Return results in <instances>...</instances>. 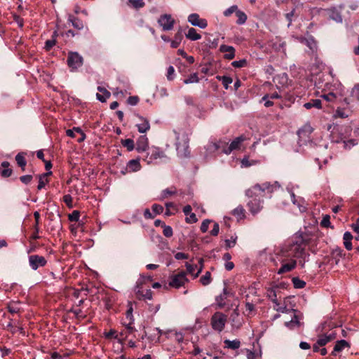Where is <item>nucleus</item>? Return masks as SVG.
<instances>
[{
  "instance_id": "nucleus-44",
  "label": "nucleus",
  "mask_w": 359,
  "mask_h": 359,
  "mask_svg": "<svg viewBox=\"0 0 359 359\" xmlns=\"http://www.w3.org/2000/svg\"><path fill=\"white\" fill-rule=\"evenodd\" d=\"M200 282L203 285H208L211 282V273L210 271H206L205 273L201 277Z\"/></svg>"
},
{
  "instance_id": "nucleus-4",
  "label": "nucleus",
  "mask_w": 359,
  "mask_h": 359,
  "mask_svg": "<svg viewBox=\"0 0 359 359\" xmlns=\"http://www.w3.org/2000/svg\"><path fill=\"white\" fill-rule=\"evenodd\" d=\"M350 99L348 97H343L340 102L333 106V108L336 107L334 116L342 118L348 117V114L346 112V110L350 108Z\"/></svg>"
},
{
  "instance_id": "nucleus-23",
  "label": "nucleus",
  "mask_w": 359,
  "mask_h": 359,
  "mask_svg": "<svg viewBox=\"0 0 359 359\" xmlns=\"http://www.w3.org/2000/svg\"><path fill=\"white\" fill-rule=\"evenodd\" d=\"M346 347H350V344L348 341L344 339L337 341L334 346L333 351L332 352V355H336V352H340Z\"/></svg>"
},
{
  "instance_id": "nucleus-25",
  "label": "nucleus",
  "mask_w": 359,
  "mask_h": 359,
  "mask_svg": "<svg viewBox=\"0 0 359 359\" xmlns=\"http://www.w3.org/2000/svg\"><path fill=\"white\" fill-rule=\"evenodd\" d=\"M203 262V259H201L199 262L201 266L200 269H198V271H197V273L195 274H194V272L196 268L197 267V266L194 265V264H191L188 262L186 263V267H187V272L190 274L194 275V278H197L198 276L199 273L202 271Z\"/></svg>"
},
{
  "instance_id": "nucleus-55",
  "label": "nucleus",
  "mask_w": 359,
  "mask_h": 359,
  "mask_svg": "<svg viewBox=\"0 0 359 359\" xmlns=\"http://www.w3.org/2000/svg\"><path fill=\"white\" fill-rule=\"evenodd\" d=\"M151 209L155 216L156 215H160L163 212V207L161 205L157 203L153 204Z\"/></svg>"
},
{
  "instance_id": "nucleus-31",
  "label": "nucleus",
  "mask_w": 359,
  "mask_h": 359,
  "mask_svg": "<svg viewBox=\"0 0 359 359\" xmlns=\"http://www.w3.org/2000/svg\"><path fill=\"white\" fill-rule=\"evenodd\" d=\"M304 107L307 109H310L312 107H316L317 109H321L322 102L319 99H312L309 102H306L304 104Z\"/></svg>"
},
{
  "instance_id": "nucleus-5",
  "label": "nucleus",
  "mask_w": 359,
  "mask_h": 359,
  "mask_svg": "<svg viewBox=\"0 0 359 359\" xmlns=\"http://www.w3.org/2000/svg\"><path fill=\"white\" fill-rule=\"evenodd\" d=\"M170 278L169 286L177 289L184 286L185 283L189 282L184 271H181L176 275L171 276Z\"/></svg>"
},
{
  "instance_id": "nucleus-15",
  "label": "nucleus",
  "mask_w": 359,
  "mask_h": 359,
  "mask_svg": "<svg viewBox=\"0 0 359 359\" xmlns=\"http://www.w3.org/2000/svg\"><path fill=\"white\" fill-rule=\"evenodd\" d=\"M244 140L245 137L243 135L236 137L231 142L226 151H224V154H229L232 151L239 149L241 142Z\"/></svg>"
},
{
  "instance_id": "nucleus-12",
  "label": "nucleus",
  "mask_w": 359,
  "mask_h": 359,
  "mask_svg": "<svg viewBox=\"0 0 359 359\" xmlns=\"http://www.w3.org/2000/svg\"><path fill=\"white\" fill-rule=\"evenodd\" d=\"M219 51L224 53V58L226 60H232L235 57V48L231 46L221 45L219 47Z\"/></svg>"
},
{
  "instance_id": "nucleus-38",
  "label": "nucleus",
  "mask_w": 359,
  "mask_h": 359,
  "mask_svg": "<svg viewBox=\"0 0 359 359\" xmlns=\"http://www.w3.org/2000/svg\"><path fill=\"white\" fill-rule=\"evenodd\" d=\"M351 98L350 101H359V84L355 85V86L352 88L350 95Z\"/></svg>"
},
{
  "instance_id": "nucleus-63",
  "label": "nucleus",
  "mask_w": 359,
  "mask_h": 359,
  "mask_svg": "<svg viewBox=\"0 0 359 359\" xmlns=\"http://www.w3.org/2000/svg\"><path fill=\"white\" fill-rule=\"evenodd\" d=\"M32 179L33 176L32 175H25L20 177V182L25 185L30 184Z\"/></svg>"
},
{
  "instance_id": "nucleus-7",
  "label": "nucleus",
  "mask_w": 359,
  "mask_h": 359,
  "mask_svg": "<svg viewBox=\"0 0 359 359\" xmlns=\"http://www.w3.org/2000/svg\"><path fill=\"white\" fill-rule=\"evenodd\" d=\"M29 264L32 270H37L47 264V260L43 256L32 255L29 256Z\"/></svg>"
},
{
  "instance_id": "nucleus-8",
  "label": "nucleus",
  "mask_w": 359,
  "mask_h": 359,
  "mask_svg": "<svg viewBox=\"0 0 359 359\" xmlns=\"http://www.w3.org/2000/svg\"><path fill=\"white\" fill-rule=\"evenodd\" d=\"M158 24L162 27L163 31L172 29L175 20L169 14H163L158 20Z\"/></svg>"
},
{
  "instance_id": "nucleus-47",
  "label": "nucleus",
  "mask_w": 359,
  "mask_h": 359,
  "mask_svg": "<svg viewBox=\"0 0 359 359\" xmlns=\"http://www.w3.org/2000/svg\"><path fill=\"white\" fill-rule=\"evenodd\" d=\"M199 81V79L198 77L197 73L191 74L189 78L184 80V84H189L193 83H198Z\"/></svg>"
},
{
  "instance_id": "nucleus-26",
  "label": "nucleus",
  "mask_w": 359,
  "mask_h": 359,
  "mask_svg": "<svg viewBox=\"0 0 359 359\" xmlns=\"http://www.w3.org/2000/svg\"><path fill=\"white\" fill-rule=\"evenodd\" d=\"M353 238V235L349 231H346L344 233V245L347 250H351L353 249L351 240Z\"/></svg>"
},
{
  "instance_id": "nucleus-11",
  "label": "nucleus",
  "mask_w": 359,
  "mask_h": 359,
  "mask_svg": "<svg viewBox=\"0 0 359 359\" xmlns=\"http://www.w3.org/2000/svg\"><path fill=\"white\" fill-rule=\"evenodd\" d=\"M149 148V140L145 135H140L136 142V150L139 153L146 151Z\"/></svg>"
},
{
  "instance_id": "nucleus-24",
  "label": "nucleus",
  "mask_w": 359,
  "mask_h": 359,
  "mask_svg": "<svg viewBox=\"0 0 359 359\" xmlns=\"http://www.w3.org/2000/svg\"><path fill=\"white\" fill-rule=\"evenodd\" d=\"M68 21L72 22V26L79 30L82 29L84 27L83 21L73 15H69Z\"/></svg>"
},
{
  "instance_id": "nucleus-34",
  "label": "nucleus",
  "mask_w": 359,
  "mask_h": 359,
  "mask_svg": "<svg viewBox=\"0 0 359 359\" xmlns=\"http://www.w3.org/2000/svg\"><path fill=\"white\" fill-rule=\"evenodd\" d=\"M143 283H144V281L142 280H138L136 283V285L135 287V292L136 298L137 299H139V297H141L142 294H144L145 292V291H144L143 287H142Z\"/></svg>"
},
{
  "instance_id": "nucleus-46",
  "label": "nucleus",
  "mask_w": 359,
  "mask_h": 359,
  "mask_svg": "<svg viewBox=\"0 0 359 359\" xmlns=\"http://www.w3.org/2000/svg\"><path fill=\"white\" fill-rule=\"evenodd\" d=\"M177 54L185 58L189 64H193L195 61L194 57L193 56L188 55L184 49H179L177 50Z\"/></svg>"
},
{
  "instance_id": "nucleus-64",
  "label": "nucleus",
  "mask_w": 359,
  "mask_h": 359,
  "mask_svg": "<svg viewBox=\"0 0 359 359\" xmlns=\"http://www.w3.org/2000/svg\"><path fill=\"white\" fill-rule=\"evenodd\" d=\"M163 233L165 237L170 238L172 236L173 231H172V229L170 226H168L165 224L164 226H163Z\"/></svg>"
},
{
  "instance_id": "nucleus-53",
  "label": "nucleus",
  "mask_w": 359,
  "mask_h": 359,
  "mask_svg": "<svg viewBox=\"0 0 359 359\" xmlns=\"http://www.w3.org/2000/svg\"><path fill=\"white\" fill-rule=\"evenodd\" d=\"M116 332L114 330H110L109 332L104 333V337L107 339H111L112 337L118 339L120 341L122 340L121 337H119V334H116Z\"/></svg>"
},
{
  "instance_id": "nucleus-41",
  "label": "nucleus",
  "mask_w": 359,
  "mask_h": 359,
  "mask_svg": "<svg viewBox=\"0 0 359 359\" xmlns=\"http://www.w3.org/2000/svg\"><path fill=\"white\" fill-rule=\"evenodd\" d=\"M267 297L269 299H271V300L272 301V302L274 304H276V305L278 304V299H277L276 292V290L273 288H269L267 290Z\"/></svg>"
},
{
  "instance_id": "nucleus-28",
  "label": "nucleus",
  "mask_w": 359,
  "mask_h": 359,
  "mask_svg": "<svg viewBox=\"0 0 359 359\" xmlns=\"http://www.w3.org/2000/svg\"><path fill=\"white\" fill-rule=\"evenodd\" d=\"M133 323L134 321H128V323L125 325L126 330L119 333L120 337H121L122 339L126 338L128 334H133L135 331V329L132 326Z\"/></svg>"
},
{
  "instance_id": "nucleus-30",
  "label": "nucleus",
  "mask_w": 359,
  "mask_h": 359,
  "mask_svg": "<svg viewBox=\"0 0 359 359\" xmlns=\"http://www.w3.org/2000/svg\"><path fill=\"white\" fill-rule=\"evenodd\" d=\"M329 16H330V19H332L337 22H342L341 15L340 12L335 8H333L329 10Z\"/></svg>"
},
{
  "instance_id": "nucleus-20",
  "label": "nucleus",
  "mask_w": 359,
  "mask_h": 359,
  "mask_svg": "<svg viewBox=\"0 0 359 359\" xmlns=\"http://www.w3.org/2000/svg\"><path fill=\"white\" fill-rule=\"evenodd\" d=\"M97 90L99 92L102 93V94L97 93L96 94L97 99L101 102H105L107 101V99H108L111 95L110 92L109 90H107L106 88H104V87H101V86L97 87Z\"/></svg>"
},
{
  "instance_id": "nucleus-9",
  "label": "nucleus",
  "mask_w": 359,
  "mask_h": 359,
  "mask_svg": "<svg viewBox=\"0 0 359 359\" xmlns=\"http://www.w3.org/2000/svg\"><path fill=\"white\" fill-rule=\"evenodd\" d=\"M262 198L263 197L254 196L251 198L252 199L250 201H248L247 205L252 215L257 214L261 210Z\"/></svg>"
},
{
  "instance_id": "nucleus-3",
  "label": "nucleus",
  "mask_w": 359,
  "mask_h": 359,
  "mask_svg": "<svg viewBox=\"0 0 359 359\" xmlns=\"http://www.w3.org/2000/svg\"><path fill=\"white\" fill-rule=\"evenodd\" d=\"M227 316L221 312H215L211 317L210 323L212 328L218 332H222L226 325Z\"/></svg>"
},
{
  "instance_id": "nucleus-1",
  "label": "nucleus",
  "mask_w": 359,
  "mask_h": 359,
  "mask_svg": "<svg viewBox=\"0 0 359 359\" xmlns=\"http://www.w3.org/2000/svg\"><path fill=\"white\" fill-rule=\"evenodd\" d=\"M309 236L305 233H297L283 250V252L286 257H292L309 261V254L305 252V248L309 243Z\"/></svg>"
},
{
  "instance_id": "nucleus-17",
  "label": "nucleus",
  "mask_w": 359,
  "mask_h": 359,
  "mask_svg": "<svg viewBox=\"0 0 359 359\" xmlns=\"http://www.w3.org/2000/svg\"><path fill=\"white\" fill-rule=\"evenodd\" d=\"M148 155H150L148 163H149L152 160H156L158 158H161L165 156L164 152L158 147H153L148 152Z\"/></svg>"
},
{
  "instance_id": "nucleus-19",
  "label": "nucleus",
  "mask_w": 359,
  "mask_h": 359,
  "mask_svg": "<svg viewBox=\"0 0 359 359\" xmlns=\"http://www.w3.org/2000/svg\"><path fill=\"white\" fill-rule=\"evenodd\" d=\"M183 30L180 27L177 33L174 36L173 40L170 41V46L172 48H177L180 44L181 43L182 39H183Z\"/></svg>"
},
{
  "instance_id": "nucleus-60",
  "label": "nucleus",
  "mask_w": 359,
  "mask_h": 359,
  "mask_svg": "<svg viewBox=\"0 0 359 359\" xmlns=\"http://www.w3.org/2000/svg\"><path fill=\"white\" fill-rule=\"evenodd\" d=\"M238 10V6L236 5H233L224 11V15L229 17L233 13H236Z\"/></svg>"
},
{
  "instance_id": "nucleus-45",
  "label": "nucleus",
  "mask_w": 359,
  "mask_h": 359,
  "mask_svg": "<svg viewBox=\"0 0 359 359\" xmlns=\"http://www.w3.org/2000/svg\"><path fill=\"white\" fill-rule=\"evenodd\" d=\"M332 255L333 258L335 259L336 264H337L339 261V258L342 257L343 250L340 248H337L332 250Z\"/></svg>"
},
{
  "instance_id": "nucleus-14",
  "label": "nucleus",
  "mask_w": 359,
  "mask_h": 359,
  "mask_svg": "<svg viewBox=\"0 0 359 359\" xmlns=\"http://www.w3.org/2000/svg\"><path fill=\"white\" fill-rule=\"evenodd\" d=\"M8 161H3L0 165V175L4 178L9 177L13 174V169L10 168Z\"/></svg>"
},
{
  "instance_id": "nucleus-54",
  "label": "nucleus",
  "mask_w": 359,
  "mask_h": 359,
  "mask_svg": "<svg viewBox=\"0 0 359 359\" xmlns=\"http://www.w3.org/2000/svg\"><path fill=\"white\" fill-rule=\"evenodd\" d=\"M320 225L323 227L328 228L331 227L330 217L328 215H325L321 220ZM333 229V226H332Z\"/></svg>"
},
{
  "instance_id": "nucleus-16",
  "label": "nucleus",
  "mask_w": 359,
  "mask_h": 359,
  "mask_svg": "<svg viewBox=\"0 0 359 359\" xmlns=\"http://www.w3.org/2000/svg\"><path fill=\"white\" fill-rule=\"evenodd\" d=\"M321 97L327 102H333L334 105H336L337 104L340 102L344 97L341 95H337V94H335L334 93H329L328 94H324Z\"/></svg>"
},
{
  "instance_id": "nucleus-10",
  "label": "nucleus",
  "mask_w": 359,
  "mask_h": 359,
  "mask_svg": "<svg viewBox=\"0 0 359 359\" xmlns=\"http://www.w3.org/2000/svg\"><path fill=\"white\" fill-rule=\"evenodd\" d=\"M136 116L139 118L140 123L136 124V127L140 133H146L150 129L149 121L139 114H136Z\"/></svg>"
},
{
  "instance_id": "nucleus-33",
  "label": "nucleus",
  "mask_w": 359,
  "mask_h": 359,
  "mask_svg": "<svg viewBox=\"0 0 359 359\" xmlns=\"http://www.w3.org/2000/svg\"><path fill=\"white\" fill-rule=\"evenodd\" d=\"M245 210L244 208L240 205L232 211V215L237 218L242 219L245 217Z\"/></svg>"
},
{
  "instance_id": "nucleus-51",
  "label": "nucleus",
  "mask_w": 359,
  "mask_h": 359,
  "mask_svg": "<svg viewBox=\"0 0 359 359\" xmlns=\"http://www.w3.org/2000/svg\"><path fill=\"white\" fill-rule=\"evenodd\" d=\"M294 15H296V7L293 8L290 12L287 13L285 15L286 20L288 21V25H287L288 27H290L291 25L292 20H293L292 18Z\"/></svg>"
},
{
  "instance_id": "nucleus-21",
  "label": "nucleus",
  "mask_w": 359,
  "mask_h": 359,
  "mask_svg": "<svg viewBox=\"0 0 359 359\" xmlns=\"http://www.w3.org/2000/svg\"><path fill=\"white\" fill-rule=\"evenodd\" d=\"M297 266V261L292 259L290 263L284 264L281 266V267L278 269V273L283 274L286 272L291 271L293 270Z\"/></svg>"
},
{
  "instance_id": "nucleus-6",
  "label": "nucleus",
  "mask_w": 359,
  "mask_h": 359,
  "mask_svg": "<svg viewBox=\"0 0 359 359\" xmlns=\"http://www.w3.org/2000/svg\"><path fill=\"white\" fill-rule=\"evenodd\" d=\"M69 67L72 69H77L83 63V59L77 52H69L67 60Z\"/></svg>"
},
{
  "instance_id": "nucleus-39",
  "label": "nucleus",
  "mask_w": 359,
  "mask_h": 359,
  "mask_svg": "<svg viewBox=\"0 0 359 359\" xmlns=\"http://www.w3.org/2000/svg\"><path fill=\"white\" fill-rule=\"evenodd\" d=\"M236 15L238 18L236 20V23L238 25H243L245 23L248 17L247 15L243 11L238 10L236 13Z\"/></svg>"
},
{
  "instance_id": "nucleus-36",
  "label": "nucleus",
  "mask_w": 359,
  "mask_h": 359,
  "mask_svg": "<svg viewBox=\"0 0 359 359\" xmlns=\"http://www.w3.org/2000/svg\"><path fill=\"white\" fill-rule=\"evenodd\" d=\"M224 344L226 345V347H227L228 348L233 349V350L238 349L241 346V341L238 339H235L233 341L226 339L224 341Z\"/></svg>"
},
{
  "instance_id": "nucleus-62",
  "label": "nucleus",
  "mask_w": 359,
  "mask_h": 359,
  "mask_svg": "<svg viewBox=\"0 0 359 359\" xmlns=\"http://www.w3.org/2000/svg\"><path fill=\"white\" fill-rule=\"evenodd\" d=\"M318 345H320L321 346H325L329 341V339H327V334H321L318 336V339H317Z\"/></svg>"
},
{
  "instance_id": "nucleus-35",
  "label": "nucleus",
  "mask_w": 359,
  "mask_h": 359,
  "mask_svg": "<svg viewBox=\"0 0 359 359\" xmlns=\"http://www.w3.org/2000/svg\"><path fill=\"white\" fill-rule=\"evenodd\" d=\"M216 79L218 81H221L222 82V85L224 86L226 90L228 89L229 85L233 82V79L231 77L228 76H217Z\"/></svg>"
},
{
  "instance_id": "nucleus-57",
  "label": "nucleus",
  "mask_w": 359,
  "mask_h": 359,
  "mask_svg": "<svg viewBox=\"0 0 359 359\" xmlns=\"http://www.w3.org/2000/svg\"><path fill=\"white\" fill-rule=\"evenodd\" d=\"M80 217V212L79 210H74L69 215L68 218L71 222H79Z\"/></svg>"
},
{
  "instance_id": "nucleus-22",
  "label": "nucleus",
  "mask_w": 359,
  "mask_h": 359,
  "mask_svg": "<svg viewBox=\"0 0 359 359\" xmlns=\"http://www.w3.org/2000/svg\"><path fill=\"white\" fill-rule=\"evenodd\" d=\"M312 132V127L309 124H306L297 131V135L299 138H306L309 137Z\"/></svg>"
},
{
  "instance_id": "nucleus-2",
  "label": "nucleus",
  "mask_w": 359,
  "mask_h": 359,
  "mask_svg": "<svg viewBox=\"0 0 359 359\" xmlns=\"http://www.w3.org/2000/svg\"><path fill=\"white\" fill-rule=\"evenodd\" d=\"M266 190L271 192L273 191V186L271 185L269 182H265L262 184H256L245 191V195L248 198H252L254 196L264 197Z\"/></svg>"
},
{
  "instance_id": "nucleus-40",
  "label": "nucleus",
  "mask_w": 359,
  "mask_h": 359,
  "mask_svg": "<svg viewBox=\"0 0 359 359\" xmlns=\"http://www.w3.org/2000/svg\"><path fill=\"white\" fill-rule=\"evenodd\" d=\"M7 309L9 313L14 314L20 312L19 302H11L8 304Z\"/></svg>"
},
{
  "instance_id": "nucleus-37",
  "label": "nucleus",
  "mask_w": 359,
  "mask_h": 359,
  "mask_svg": "<svg viewBox=\"0 0 359 359\" xmlns=\"http://www.w3.org/2000/svg\"><path fill=\"white\" fill-rule=\"evenodd\" d=\"M121 144L126 147L128 151H131L135 149V143L133 139H122L121 140Z\"/></svg>"
},
{
  "instance_id": "nucleus-58",
  "label": "nucleus",
  "mask_w": 359,
  "mask_h": 359,
  "mask_svg": "<svg viewBox=\"0 0 359 359\" xmlns=\"http://www.w3.org/2000/svg\"><path fill=\"white\" fill-rule=\"evenodd\" d=\"M285 325L290 330H293L294 326L299 327L301 325L300 321L290 320L285 323Z\"/></svg>"
},
{
  "instance_id": "nucleus-59",
  "label": "nucleus",
  "mask_w": 359,
  "mask_h": 359,
  "mask_svg": "<svg viewBox=\"0 0 359 359\" xmlns=\"http://www.w3.org/2000/svg\"><path fill=\"white\" fill-rule=\"evenodd\" d=\"M153 292L150 289L146 290L144 294H141V297H139V300H151L152 299Z\"/></svg>"
},
{
  "instance_id": "nucleus-52",
  "label": "nucleus",
  "mask_w": 359,
  "mask_h": 359,
  "mask_svg": "<svg viewBox=\"0 0 359 359\" xmlns=\"http://www.w3.org/2000/svg\"><path fill=\"white\" fill-rule=\"evenodd\" d=\"M206 41V45L209 48L214 49L216 48L218 46L219 39H214L213 40H212L210 38H207Z\"/></svg>"
},
{
  "instance_id": "nucleus-56",
  "label": "nucleus",
  "mask_w": 359,
  "mask_h": 359,
  "mask_svg": "<svg viewBox=\"0 0 359 359\" xmlns=\"http://www.w3.org/2000/svg\"><path fill=\"white\" fill-rule=\"evenodd\" d=\"M178 154L182 158H188L190 156L189 146L187 145L183 148V150L178 149Z\"/></svg>"
},
{
  "instance_id": "nucleus-50",
  "label": "nucleus",
  "mask_w": 359,
  "mask_h": 359,
  "mask_svg": "<svg viewBox=\"0 0 359 359\" xmlns=\"http://www.w3.org/2000/svg\"><path fill=\"white\" fill-rule=\"evenodd\" d=\"M200 17L197 13H191L188 17V22L193 26H196L197 22L199 21Z\"/></svg>"
},
{
  "instance_id": "nucleus-27",
  "label": "nucleus",
  "mask_w": 359,
  "mask_h": 359,
  "mask_svg": "<svg viewBox=\"0 0 359 359\" xmlns=\"http://www.w3.org/2000/svg\"><path fill=\"white\" fill-rule=\"evenodd\" d=\"M307 39L306 41L305 45L309 47V48L311 50L312 53H315L317 51L318 46H317V42L314 39L313 36L309 34V32H307Z\"/></svg>"
},
{
  "instance_id": "nucleus-18",
  "label": "nucleus",
  "mask_w": 359,
  "mask_h": 359,
  "mask_svg": "<svg viewBox=\"0 0 359 359\" xmlns=\"http://www.w3.org/2000/svg\"><path fill=\"white\" fill-rule=\"evenodd\" d=\"M26 155L27 153L25 152H19L15 157V160L18 165L20 168L22 172L25 171V168L27 163L25 158Z\"/></svg>"
},
{
  "instance_id": "nucleus-32",
  "label": "nucleus",
  "mask_w": 359,
  "mask_h": 359,
  "mask_svg": "<svg viewBox=\"0 0 359 359\" xmlns=\"http://www.w3.org/2000/svg\"><path fill=\"white\" fill-rule=\"evenodd\" d=\"M185 36L187 39L191 41H196L201 38V35L198 34L196 30L193 27L189 29L188 32L185 34Z\"/></svg>"
},
{
  "instance_id": "nucleus-49",
  "label": "nucleus",
  "mask_w": 359,
  "mask_h": 359,
  "mask_svg": "<svg viewBox=\"0 0 359 359\" xmlns=\"http://www.w3.org/2000/svg\"><path fill=\"white\" fill-rule=\"evenodd\" d=\"M231 65L235 68H241L248 65V60L246 59H241L240 60H235L231 62Z\"/></svg>"
},
{
  "instance_id": "nucleus-61",
  "label": "nucleus",
  "mask_w": 359,
  "mask_h": 359,
  "mask_svg": "<svg viewBox=\"0 0 359 359\" xmlns=\"http://www.w3.org/2000/svg\"><path fill=\"white\" fill-rule=\"evenodd\" d=\"M226 298V297L223 294H221L220 295L216 297V302L217 303V306L219 308L222 309L224 307L226 304L224 302V299Z\"/></svg>"
},
{
  "instance_id": "nucleus-43",
  "label": "nucleus",
  "mask_w": 359,
  "mask_h": 359,
  "mask_svg": "<svg viewBox=\"0 0 359 359\" xmlns=\"http://www.w3.org/2000/svg\"><path fill=\"white\" fill-rule=\"evenodd\" d=\"M273 309L276 311L280 312V313H290V312H299V311L297 310V309H288L285 304H284V305L282 306L281 307H273Z\"/></svg>"
},
{
  "instance_id": "nucleus-13",
  "label": "nucleus",
  "mask_w": 359,
  "mask_h": 359,
  "mask_svg": "<svg viewBox=\"0 0 359 359\" xmlns=\"http://www.w3.org/2000/svg\"><path fill=\"white\" fill-rule=\"evenodd\" d=\"M228 147L229 146L227 142L219 140L217 142L211 143L209 146V149H211L213 151H220L222 153L224 154V151H226Z\"/></svg>"
},
{
  "instance_id": "nucleus-29",
  "label": "nucleus",
  "mask_w": 359,
  "mask_h": 359,
  "mask_svg": "<svg viewBox=\"0 0 359 359\" xmlns=\"http://www.w3.org/2000/svg\"><path fill=\"white\" fill-rule=\"evenodd\" d=\"M127 167L130 172H137L140 170L141 165L140 163V159H132L130 160L127 163Z\"/></svg>"
},
{
  "instance_id": "nucleus-48",
  "label": "nucleus",
  "mask_w": 359,
  "mask_h": 359,
  "mask_svg": "<svg viewBox=\"0 0 359 359\" xmlns=\"http://www.w3.org/2000/svg\"><path fill=\"white\" fill-rule=\"evenodd\" d=\"M128 3L135 9H139L144 6L143 0H128Z\"/></svg>"
},
{
  "instance_id": "nucleus-42",
  "label": "nucleus",
  "mask_w": 359,
  "mask_h": 359,
  "mask_svg": "<svg viewBox=\"0 0 359 359\" xmlns=\"http://www.w3.org/2000/svg\"><path fill=\"white\" fill-rule=\"evenodd\" d=\"M294 287L296 289L304 288L306 285V282L299 279L298 277H293L292 279Z\"/></svg>"
}]
</instances>
